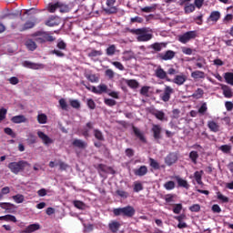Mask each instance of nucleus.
Returning a JSON list of instances; mask_svg holds the SVG:
<instances>
[{
  "label": "nucleus",
  "instance_id": "obj_27",
  "mask_svg": "<svg viewBox=\"0 0 233 233\" xmlns=\"http://www.w3.org/2000/svg\"><path fill=\"white\" fill-rule=\"evenodd\" d=\"M94 137L96 141H105V135H103V131L99 129L93 130Z\"/></svg>",
  "mask_w": 233,
  "mask_h": 233
},
{
  "label": "nucleus",
  "instance_id": "obj_14",
  "mask_svg": "<svg viewBox=\"0 0 233 233\" xmlns=\"http://www.w3.org/2000/svg\"><path fill=\"white\" fill-rule=\"evenodd\" d=\"M37 136L40 139H42L44 145H52L54 143V140L49 137L48 135L45 134L43 131H38Z\"/></svg>",
  "mask_w": 233,
  "mask_h": 233
},
{
  "label": "nucleus",
  "instance_id": "obj_18",
  "mask_svg": "<svg viewBox=\"0 0 233 233\" xmlns=\"http://www.w3.org/2000/svg\"><path fill=\"white\" fill-rule=\"evenodd\" d=\"M46 26H57L59 25V16L51 15L45 23Z\"/></svg>",
  "mask_w": 233,
  "mask_h": 233
},
{
  "label": "nucleus",
  "instance_id": "obj_57",
  "mask_svg": "<svg viewBox=\"0 0 233 233\" xmlns=\"http://www.w3.org/2000/svg\"><path fill=\"white\" fill-rule=\"evenodd\" d=\"M105 105H106L107 106H116V105H117V102L112 98H106L104 100Z\"/></svg>",
  "mask_w": 233,
  "mask_h": 233
},
{
  "label": "nucleus",
  "instance_id": "obj_41",
  "mask_svg": "<svg viewBox=\"0 0 233 233\" xmlns=\"http://www.w3.org/2000/svg\"><path fill=\"white\" fill-rule=\"evenodd\" d=\"M224 79L228 85H231L233 86V73L232 72H227L224 74Z\"/></svg>",
  "mask_w": 233,
  "mask_h": 233
},
{
  "label": "nucleus",
  "instance_id": "obj_56",
  "mask_svg": "<svg viewBox=\"0 0 233 233\" xmlns=\"http://www.w3.org/2000/svg\"><path fill=\"white\" fill-rule=\"evenodd\" d=\"M12 198L16 203H23V201H25V196H23L22 194L15 195V196L12 197Z\"/></svg>",
  "mask_w": 233,
  "mask_h": 233
},
{
  "label": "nucleus",
  "instance_id": "obj_52",
  "mask_svg": "<svg viewBox=\"0 0 233 233\" xmlns=\"http://www.w3.org/2000/svg\"><path fill=\"white\" fill-rule=\"evenodd\" d=\"M27 141H28L29 145H35V143H37V137H35L32 133H29Z\"/></svg>",
  "mask_w": 233,
  "mask_h": 233
},
{
  "label": "nucleus",
  "instance_id": "obj_61",
  "mask_svg": "<svg viewBox=\"0 0 233 233\" xmlns=\"http://www.w3.org/2000/svg\"><path fill=\"white\" fill-rule=\"evenodd\" d=\"M86 77L91 83H97V81H99V77H97L96 75H93V74L87 75V76H86Z\"/></svg>",
  "mask_w": 233,
  "mask_h": 233
},
{
  "label": "nucleus",
  "instance_id": "obj_26",
  "mask_svg": "<svg viewBox=\"0 0 233 233\" xmlns=\"http://www.w3.org/2000/svg\"><path fill=\"white\" fill-rule=\"evenodd\" d=\"M222 92L224 97H227L228 99H230V97L233 96L232 88H230L228 86H222Z\"/></svg>",
  "mask_w": 233,
  "mask_h": 233
},
{
  "label": "nucleus",
  "instance_id": "obj_33",
  "mask_svg": "<svg viewBox=\"0 0 233 233\" xmlns=\"http://www.w3.org/2000/svg\"><path fill=\"white\" fill-rule=\"evenodd\" d=\"M191 77L193 79H205V72L200 70L193 71L191 73Z\"/></svg>",
  "mask_w": 233,
  "mask_h": 233
},
{
  "label": "nucleus",
  "instance_id": "obj_64",
  "mask_svg": "<svg viewBox=\"0 0 233 233\" xmlns=\"http://www.w3.org/2000/svg\"><path fill=\"white\" fill-rule=\"evenodd\" d=\"M143 190V184L140 182H135L134 192H141Z\"/></svg>",
  "mask_w": 233,
  "mask_h": 233
},
{
  "label": "nucleus",
  "instance_id": "obj_13",
  "mask_svg": "<svg viewBox=\"0 0 233 233\" xmlns=\"http://www.w3.org/2000/svg\"><path fill=\"white\" fill-rule=\"evenodd\" d=\"M94 129V123L93 122H87L86 124V127H83L81 130V134L84 137H90V130Z\"/></svg>",
  "mask_w": 233,
  "mask_h": 233
},
{
  "label": "nucleus",
  "instance_id": "obj_20",
  "mask_svg": "<svg viewBox=\"0 0 233 233\" xmlns=\"http://www.w3.org/2000/svg\"><path fill=\"white\" fill-rule=\"evenodd\" d=\"M134 174L135 176L143 177V176H147V174H148V167H147V166H141L138 169L134 170Z\"/></svg>",
  "mask_w": 233,
  "mask_h": 233
},
{
  "label": "nucleus",
  "instance_id": "obj_1",
  "mask_svg": "<svg viewBox=\"0 0 233 233\" xmlns=\"http://www.w3.org/2000/svg\"><path fill=\"white\" fill-rule=\"evenodd\" d=\"M127 30L130 34L137 35V41H138V43H145L147 41H150V39H152L153 37L152 34L147 33V28H138V29L127 28Z\"/></svg>",
  "mask_w": 233,
  "mask_h": 233
},
{
  "label": "nucleus",
  "instance_id": "obj_24",
  "mask_svg": "<svg viewBox=\"0 0 233 233\" xmlns=\"http://www.w3.org/2000/svg\"><path fill=\"white\" fill-rule=\"evenodd\" d=\"M218 19H221V13L219 11H213L209 15L208 21H212V23H216Z\"/></svg>",
  "mask_w": 233,
  "mask_h": 233
},
{
  "label": "nucleus",
  "instance_id": "obj_48",
  "mask_svg": "<svg viewBox=\"0 0 233 233\" xmlns=\"http://www.w3.org/2000/svg\"><path fill=\"white\" fill-rule=\"evenodd\" d=\"M116 196H118L119 198H122V199H127V198H128L129 194L128 192L123 190V189H117L116 191Z\"/></svg>",
  "mask_w": 233,
  "mask_h": 233
},
{
  "label": "nucleus",
  "instance_id": "obj_63",
  "mask_svg": "<svg viewBox=\"0 0 233 233\" xmlns=\"http://www.w3.org/2000/svg\"><path fill=\"white\" fill-rule=\"evenodd\" d=\"M98 56H103V51L92 50L88 53V57H97Z\"/></svg>",
  "mask_w": 233,
  "mask_h": 233
},
{
  "label": "nucleus",
  "instance_id": "obj_23",
  "mask_svg": "<svg viewBox=\"0 0 233 233\" xmlns=\"http://www.w3.org/2000/svg\"><path fill=\"white\" fill-rule=\"evenodd\" d=\"M107 89L108 87L105 84L99 85L97 87L92 86V92L94 94H103L104 92H106Z\"/></svg>",
  "mask_w": 233,
  "mask_h": 233
},
{
  "label": "nucleus",
  "instance_id": "obj_12",
  "mask_svg": "<svg viewBox=\"0 0 233 233\" xmlns=\"http://www.w3.org/2000/svg\"><path fill=\"white\" fill-rule=\"evenodd\" d=\"M187 82V76L185 75H176L173 79L169 83H174L175 85H177V86H181L185 85Z\"/></svg>",
  "mask_w": 233,
  "mask_h": 233
},
{
  "label": "nucleus",
  "instance_id": "obj_8",
  "mask_svg": "<svg viewBox=\"0 0 233 233\" xmlns=\"http://www.w3.org/2000/svg\"><path fill=\"white\" fill-rule=\"evenodd\" d=\"M172 94H174V88H172L170 86H166L164 93L160 95V98L162 101H164V103H168Z\"/></svg>",
  "mask_w": 233,
  "mask_h": 233
},
{
  "label": "nucleus",
  "instance_id": "obj_58",
  "mask_svg": "<svg viewBox=\"0 0 233 233\" xmlns=\"http://www.w3.org/2000/svg\"><path fill=\"white\" fill-rule=\"evenodd\" d=\"M5 134H6L7 136H10L11 137H13V139H15L16 136L15 133H14V130H12V128L10 127H5L4 129Z\"/></svg>",
  "mask_w": 233,
  "mask_h": 233
},
{
  "label": "nucleus",
  "instance_id": "obj_45",
  "mask_svg": "<svg viewBox=\"0 0 233 233\" xmlns=\"http://www.w3.org/2000/svg\"><path fill=\"white\" fill-rule=\"evenodd\" d=\"M166 190H174L176 188V182L169 180L164 184Z\"/></svg>",
  "mask_w": 233,
  "mask_h": 233
},
{
  "label": "nucleus",
  "instance_id": "obj_38",
  "mask_svg": "<svg viewBox=\"0 0 233 233\" xmlns=\"http://www.w3.org/2000/svg\"><path fill=\"white\" fill-rule=\"evenodd\" d=\"M0 221H12L13 223H17V218L14 215H5L0 217Z\"/></svg>",
  "mask_w": 233,
  "mask_h": 233
},
{
  "label": "nucleus",
  "instance_id": "obj_46",
  "mask_svg": "<svg viewBox=\"0 0 233 233\" xmlns=\"http://www.w3.org/2000/svg\"><path fill=\"white\" fill-rule=\"evenodd\" d=\"M116 45H110L106 49V56H114L116 54Z\"/></svg>",
  "mask_w": 233,
  "mask_h": 233
},
{
  "label": "nucleus",
  "instance_id": "obj_39",
  "mask_svg": "<svg viewBox=\"0 0 233 233\" xmlns=\"http://www.w3.org/2000/svg\"><path fill=\"white\" fill-rule=\"evenodd\" d=\"M73 205L76 208H78V210H85L86 208V204L80 200H74Z\"/></svg>",
  "mask_w": 233,
  "mask_h": 233
},
{
  "label": "nucleus",
  "instance_id": "obj_37",
  "mask_svg": "<svg viewBox=\"0 0 233 233\" xmlns=\"http://www.w3.org/2000/svg\"><path fill=\"white\" fill-rule=\"evenodd\" d=\"M37 121L39 125H46L48 121V116L45 113L38 114Z\"/></svg>",
  "mask_w": 233,
  "mask_h": 233
},
{
  "label": "nucleus",
  "instance_id": "obj_4",
  "mask_svg": "<svg viewBox=\"0 0 233 233\" xmlns=\"http://www.w3.org/2000/svg\"><path fill=\"white\" fill-rule=\"evenodd\" d=\"M196 37H198V31H187L178 36V41L183 45H187V43L196 39Z\"/></svg>",
  "mask_w": 233,
  "mask_h": 233
},
{
  "label": "nucleus",
  "instance_id": "obj_51",
  "mask_svg": "<svg viewBox=\"0 0 233 233\" xmlns=\"http://www.w3.org/2000/svg\"><path fill=\"white\" fill-rule=\"evenodd\" d=\"M127 85L130 88H137V86H139V83L137 82V80H134V79L127 80Z\"/></svg>",
  "mask_w": 233,
  "mask_h": 233
},
{
  "label": "nucleus",
  "instance_id": "obj_11",
  "mask_svg": "<svg viewBox=\"0 0 233 233\" xmlns=\"http://www.w3.org/2000/svg\"><path fill=\"white\" fill-rule=\"evenodd\" d=\"M174 57H176V52L173 50H167L164 54L160 53L157 56V58L162 61H172Z\"/></svg>",
  "mask_w": 233,
  "mask_h": 233
},
{
  "label": "nucleus",
  "instance_id": "obj_36",
  "mask_svg": "<svg viewBox=\"0 0 233 233\" xmlns=\"http://www.w3.org/2000/svg\"><path fill=\"white\" fill-rule=\"evenodd\" d=\"M194 177H195V180L197 181L198 185H203V180H202L203 170L196 171L194 173Z\"/></svg>",
  "mask_w": 233,
  "mask_h": 233
},
{
  "label": "nucleus",
  "instance_id": "obj_60",
  "mask_svg": "<svg viewBox=\"0 0 233 233\" xmlns=\"http://www.w3.org/2000/svg\"><path fill=\"white\" fill-rule=\"evenodd\" d=\"M233 21V15L232 14H228L224 18H223V24L224 25H228V23H232Z\"/></svg>",
  "mask_w": 233,
  "mask_h": 233
},
{
  "label": "nucleus",
  "instance_id": "obj_44",
  "mask_svg": "<svg viewBox=\"0 0 233 233\" xmlns=\"http://www.w3.org/2000/svg\"><path fill=\"white\" fill-rule=\"evenodd\" d=\"M218 150H221L223 154H230L232 150V146L229 145H222L218 147Z\"/></svg>",
  "mask_w": 233,
  "mask_h": 233
},
{
  "label": "nucleus",
  "instance_id": "obj_42",
  "mask_svg": "<svg viewBox=\"0 0 233 233\" xmlns=\"http://www.w3.org/2000/svg\"><path fill=\"white\" fill-rule=\"evenodd\" d=\"M25 46L27 49L31 50V52H34V50H35V48H37V45L32 39H29L25 42Z\"/></svg>",
  "mask_w": 233,
  "mask_h": 233
},
{
  "label": "nucleus",
  "instance_id": "obj_25",
  "mask_svg": "<svg viewBox=\"0 0 233 233\" xmlns=\"http://www.w3.org/2000/svg\"><path fill=\"white\" fill-rule=\"evenodd\" d=\"M47 12L49 14H54L56 11L59 10V2L56 3H49L46 7Z\"/></svg>",
  "mask_w": 233,
  "mask_h": 233
},
{
  "label": "nucleus",
  "instance_id": "obj_47",
  "mask_svg": "<svg viewBox=\"0 0 233 233\" xmlns=\"http://www.w3.org/2000/svg\"><path fill=\"white\" fill-rule=\"evenodd\" d=\"M122 59L123 61H130V59H134V55L130 51H125Z\"/></svg>",
  "mask_w": 233,
  "mask_h": 233
},
{
  "label": "nucleus",
  "instance_id": "obj_35",
  "mask_svg": "<svg viewBox=\"0 0 233 233\" xmlns=\"http://www.w3.org/2000/svg\"><path fill=\"white\" fill-rule=\"evenodd\" d=\"M198 158H199V154H198V151H191L189 153V159L191 160V163L193 165H198Z\"/></svg>",
  "mask_w": 233,
  "mask_h": 233
},
{
  "label": "nucleus",
  "instance_id": "obj_32",
  "mask_svg": "<svg viewBox=\"0 0 233 233\" xmlns=\"http://www.w3.org/2000/svg\"><path fill=\"white\" fill-rule=\"evenodd\" d=\"M11 121L15 124L26 123V116L24 115L15 116L12 117Z\"/></svg>",
  "mask_w": 233,
  "mask_h": 233
},
{
  "label": "nucleus",
  "instance_id": "obj_30",
  "mask_svg": "<svg viewBox=\"0 0 233 233\" xmlns=\"http://www.w3.org/2000/svg\"><path fill=\"white\" fill-rule=\"evenodd\" d=\"M208 127L211 132H219V125L213 120L208 122Z\"/></svg>",
  "mask_w": 233,
  "mask_h": 233
},
{
  "label": "nucleus",
  "instance_id": "obj_22",
  "mask_svg": "<svg viewBox=\"0 0 233 233\" xmlns=\"http://www.w3.org/2000/svg\"><path fill=\"white\" fill-rule=\"evenodd\" d=\"M133 132L138 139L142 141V143H147V138H145V135H143V132L139 130V128L136 127L135 126L132 127Z\"/></svg>",
  "mask_w": 233,
  "mask_h": 233
},
{
  "label": "nucleus",
  "instance_id": "obj_43",
  "mask_svg": "<svg viewBox=\"0 0 233 233\" xmlns=\"http://www.w3.org/2000/svg\"><path fill=\"white\" fill-rule=\"evenodd\" d=\"M69 104L70 106H72V108H76V110H79V108H81V102L77 99L69 100Z\"/></svg>",
  "mask_w": 233,
  "mask_h": 233
},
{
  "label": "nucleus",
  "instance_id": "obj_59",
  "mask_svg": "<svg viewBox=\"0 0 233 233\" xmlns=\"http://www.w3.org/2000/svg\"><path fill=\"white\" fill-rule=\"evenodd\" d=\"M59 105H60V108H62V110L68 111V104L66 103V100H65L64 98H61L59 100Z\"/></svg>",
  "mask_w": 233,
  "mask_h": 233
},
{
  "label": "nucleus",
  "instance_id": "obj_40",
  "mask_svg": "<svg viewBox=\"0 0 233 233\" xmlns=\"http://www.w3.org/2000/svg\"><path fill=\"white\" fill-rule=\"evenodd\" d=\"M205 95V91L202 88H198L192 95L193 99H201Z\"/></svg>",
  "mask_w": 233,
  "mask_h": 233
},
{
  "label": "nucleus",
  "instance_id": "obj_29",
  "mask_svg": "<svg viewBox=\"0 0 233 233\" xmlns=\"http://www.w3.org/2000/svg\"><path fill=\"white\" fill-rule=\"evenodd\" d=\"M177 183L178 187H181L182 188L188 189L190 187V185H188V182L179 177H176Z\"/></svg>",
  "mask_w": 233,
  "mask_h": 233
},
{
  "label": "nucleus",
  "instance_id": "obj_9",
  "mask_svg": "<svg viewBox=\"0 0 233 233\" xmlns=\"http://www.w3.org/2000/svg\"><path fill=\"white\" fill-rule=\"evenodd\" d=\"M155 76L158 79H166L167 81V83L172 81V79H170V77H168L167 71H165V69H163V67H161V66H158L157 68L155 70Z\"/></svg>",
  "mask_w": 233,
  "mask_h": 233
},
{
  "label": "nucleus",
  "instance_id": "obj_16",
  "mask_svg": "<svg viewBox=\"0 0 233 233\" xmlns=\"http://www.w3.org/2000/svg\"><path fill=\"white\" fill-rule=\"evenodd\" d=\"M108 228H109L110 232L116 233L119 231V228H121V223L117 220H112L108 224Z\"/></svg>",
  "mask_w": 233,
  "mask_h": 233
},
{
  "label": "nucleus",
  "instance_id": "obj_15",
  "mask_svg": "<svg viewBox=\"0 0 233 233\" xmlns=\"http://www.w3.org/2000/svg\"><path fill=\"white\" fill-rule=\"evenodd\" d=\"M37 23V18H34L33 21L27 20L20 29V32H25L26 30H30L35 26V24Z\"/></svg>",
  "mask_w": 233,
  "mask_h": 233
},
{
  "label": "nucleus",
  "instance_id": "obj_53",
  "mask_svg": "<svg viewBox=\"0 0 233 233\" xmlns=\"http://www.w3.org/2000/svg\"><path fill=\"white\" fill-rule=\"evenodd\" d=\"M149 165L154 170H159V163L154 158H149Z\"/></svg>",
  "mask_w": 233,
  "mask_h": 233
},
{
  "label": "nucleus",
  "instance_id": "obj_50",
  "mask_svg": "<svg viewBox=\"0 0 233 233\" xmlns=\"http://www.w3.org/2000/svg\"><path fill=\"white\" fill-rule=\"evenodd\" d=\"M182 210H183V204H174L173 205L174 214H181Z\"/></svg>",
  "mask_w": 233,
  "mask_h": 233
},
{
  "label": "nucleus",
  "instance_id": "obj_49",
  "mask_svg": "<svg viewBox=\"0 0 233 233\" xmlns=\"http://www.w3.org/2000/svg\"><path fill=\"white\" fill-rule=\"evenodd\" d=\"M184 10L185 14H192V12L196 10V5H194L193 4L187 5H185Z\"/></svg>",
  "mask_w": 233,
  "mask_h": 233
},
{
  "label": "nucleus",
  "instance_id": "obj_21",
  "mask_svg": "<svg viewBox=\"0 0 233 233\" xmlns=\"http://www.w3.org/2000/svg\"><path fill=\"white\" fill-rule=\"evenodd\" d=\"M40 229H41V225L35 223V224H31V225L27 226L25 228L24 233H32V232H35Z\"/></svg>",
  "mask_w": 233,
  "mask_h": 233
},
{
  "label": "nucleus",
  "instance_id": "obj_34",
  "mask_svg": "<svg viewBox=\"0 0 233 233\" xmlns=\"http://www.w3.org/2000/svg\"><path fill=\"white\" fill-rule=\"evenodd\" d=\"M152 116H154L158 121H165V112L161 110H155L152 113Z\"/></svg>",
  "mask_w": 233,
  "mask_h": 233
},
{
  "label": "nucleus",
  "instance_id": "obj_31",
  "mask_svg": "<svg viewBox=\"0 0 233 233\" xmlns=\"http://www.w3.org/2000/svg\"><path fill=\"white\" fill-rule=\"evenodd\" d=\"M73 147H76V148H86L87 144L86 142L81 140V139H75L72 143Z\"/></svg>",
  "mask_w": 233,
  "mask_h": 233
},
{
  "label": "nucleus",
  "instance_id": "obj_2",
  "mask_svg": "<svg viewBox=\"0 0 233 233\" xmlns=\"http://www.w3.org/2000/svg\"><path fill=\"white\" fill-rule=\"evenodd\" d=\"M113 214L116 217L122 216V218H134V216H136V209L132 206H126L124 208H114Z\"/></svg>",
  "mask_w": 233,
  "mask_h": 233
},
{
  "label": "nucleus",
  "instance_id": "obj_5",
  "mask_svg": "<svg viewBox=\"0 0 233 233\" xmlns=\"http://www.w3.org/2000/svg\"><path fill=\"white\" fill-rule=\"evenodd\" d=\"M116 1L117 0H106V7L104 8V12L109 15L117 14V7L115 5Z\"/></svg>",
  "mask_w": 233,
  "mask_h": 233
},
{
  "label": "nucleus",
  "instance_id": "obj_55",
  "mask_svg": "<svg viewBox=\"0 0 233 233\" xmlns=\"http://www.w3.org/2000/svg\"><path fill=\"white\" fill-rule=\"evenodd\" d=\"M217 198L221 203H228L229 201L228 198L222 195L221 192L217 193Z\"/></svg>",
  "mask_w": 233,
  "mask_h": 233
},
{
  "label": "nucleus",
  "instance_id": "obj_10",
  "mask_svg": "<svg viewBox=\"0 0 233 233\" xmlns=\"http://www.w3.org/2000/svg\"><path fill=\"white\" fill-rule=\"evenodd\" d=\"M23 66H25V68H30L31 70H43V68H45L44 64L34 63L28 60L23 62Z\"/></svg>",
  "mask_w": 233,
  "mask_h": 233
},
{
  "label": "nucleus",
  "instance_id": "obj_19",
  "mask_svg": "<svg viewBox=\"0 0 233 233\" xmlns=\"http://www.w3.org/2000/svg\"><path fill=\"white\" fill-rule=\"evenodd\" d=\"M161 126L153 125L151 131L153 132L154 139H161Z\"/></svg>",
  "mask_w": 233,
  "mask_h": 233
},
{
  "label": "nucleus",
  "instance_id": "obj_28",
  "mask_svg": "<svg viewBox=\"0 0 233 233\" xmlns=\"http://www.w3.org/2000/svg\"><path fill=\"white\" fill-rule=\"evenodd\" d=\"M151 48L155 50V52H161L163 48H167V43H154L151 45Z\"/></svg>",
  "mask_w": 233,
  "mask_h": 233
},
{
  "label": "nucleus",
  "instance_id": "obj_7",
  "mask_svg": "<svg viewBox=\"0 0 233 233\" xmlns=\"http://www.w3.org/2000/svg\"><path fill=\"white\" fill-rule=\"evenodd\" d=\"M177 159H179V155L177 154V152H170L165 157V163L167 167H172V165H175V163H177Z\"/></svg>",
  "mask_w": 233,
  "mask_h": 233
},
{
  "label": "nucleus",
  "instance_id": "obj_6",
  "mask_svg": "<svg viewBox=\"0 0 233 233\" xmlns=\"http://www.w3.org/2000/svg\"><path fill=\"white\" fill-rule=\"evenodd\" d=\"M35 37H39L40 43H46V41L52 42L54 41V36L50 35V34L43 31H37L34 34Z\"/></svg>",
  "mask_w": 233,
  "mask_h": 233
},
{
  "label": "nucleus",
  "instance_id": "obj_17",
  "mask_svg": "<svg viewBox=\"0 0 233 233\" xmlns=\"http://www.w3.org/2000/svg\"><path fill=\"white\" fill-rule=\"evenodd\" d=\"M0 207L8 214H12V212H14V208H15V205L10 202H0Z\"/></svg>",
  "mask_w": 233,
  "mask_h": 233
},
{
  "label": "nucleus",
  "instance_id": "obj_3",
  "mask_svg": "<svg viewBox=\"0 0 233 233\" xmlns=\"http://www.w3.org/2000/svg\"><path fill=\"white\" fill-rule=\"evenodd\" d=\"M30 167V164L25 160H19L18 162H11L8 164L7 167L9 168L12 174L17 176L20 172H25V168Z\"/></svg>",
  "mask_w": 233,
  "mask_h": 233
},
{
  "label": "nucleus",
  "instance_id": "obj_54",
  "mask_svg": "<svg viewBox=\"0 0 233 233\" xmlns=\"http://www.w3.org/2000/svg\"><path fill=\"white\" fill-rule=\"evenodd\" d=\"M59 12H61L62 14H66V13L70 12V7L68 6V5L60 4L59 5Z\"/></svg>",
  "mask_w": 233,
  "mask_h": 233
},
{
  "label": "nucleus",
  "instance_id": "obj_62",
  "mask_svg": "<svg viewBox=\"0 0 233 233\" xmlns=\"http://www.w3.org/2000/svg\"><path fill=\"white\" fill-rule=\"evenodd\" d=\"M208 110V107L207 106V103H203L201 106L198 108V114H201V116H205V113Z\"/></svg>",
  "mask_w": 233,
  "mask_h": 233
}]
</instances>
